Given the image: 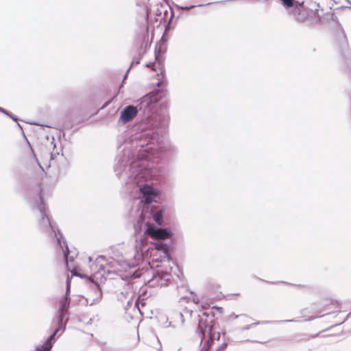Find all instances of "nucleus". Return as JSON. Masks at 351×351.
Segmentation results:
<instances>
[{
    "label": "nucleus",
    "instance_id": "nucleus-1",
    "mask_svg": "<svg viewBox=\"0 0 351 351\" xmlns=\"http://www.w3.org/2000/svg\"><path fill=\"white\" fill-rule=\"evenodd\" d=\"M165 95L163 87L156 88L141 97L136 106L128 105L120 112L119 123L125 124L142 112L143 118L137 126L138 131L131 136V147L125 143L115 158L114 170L120 180L126 179L122 174L134 169L162 180L168 176L167 160L174 154V147L160 141L162 126L165 116L158 114L156 108Z\"/></svg>",
    "mask_w": 351,
    "mask_h": 351
},
{
    "label": "nucleus",
    "instance_id": "nucleus-2",
    "mask_svg": "<svg viewBox=\"0 0 351 351\" xmlns=\"http://www.w3.org/2000/svg\"><path fill=\"white\" fill-rule=\"evenodd\" d=\"M134 169L128 174L123 172L126 179L121 180L124 191L132 200L131 211L138 213V223L145 224L144 234L150 237L153 261L156 262L169 261L173 249L171 230L163 227L165 223V208L156 204L160 199V191L156 184L165 182L167 176L162 180L152 176L151 173H141Z\"/></svg>",
    "mask_w": 351,
    "mask_h": 351
},
{
    "label": "nucleus",
    "instance_id": "nucleus-3",
    "mask_svg": "<svg viewBox=\"0 0 351 351\" xmlns=\"http://www.w3.org/2000/svg\"><path fill=\"white\" fill-rule=\"evenodd\" d=\"M27 201L32 210H37L40 212L39 219L40 228L50 237H55L58 245H60V239H64L63 234L58 228L56 223H53L46 213V206L42 193L41 186L36 183L32 191L27 195Z\"/></svg>",
    "mask_w": 351,
    "mask_h": 351
},
{
    "label": "nucleus",
    "instance_id": "nucleus-4",
    "mask_svg": "<svg viewBox=\"0 0 351 351\" xmlns=\"http://www.w3.org/2000/svg\"><path fill=\"white\" fill-rule=\"evenodd\" d=\"M198 326L196 333L202 336L200 345L204 341L201 351H209L215 341H219L221 337L220 332L215 331L216 323L214 319L215 314L210 310L198 315Z\"/></svg>",
    "mask_w": 351,
    "mask_h": 351
},
{
    "label": "nucleus",
    "instance_id": "nucleus-5",
    "mask_svg": "<svg viewBox=\"0 0 351 351\" xmlns=\"http://www.w3.org/2000/svg\"><path fill=\"white\" fill-rule=\"evenodd\" d=\"M97 275H99V276L87 277V279L90 281L89 287L95 294V296L93 297L92 302L90 304V305L98 303L101 300L103 296V292L98 280L99 279L100 283H101L104 280H106V278L103 276L102 274H97Z\"/></svg>",
    "mask_w": 351,
    "mask_h": 351
},
{
    "label": "nucleus",
    "instance_id": "nucleus-6",
    "mask_svg": "<svg viewBox=\"0 0 351 351\" xmlns=\"http://www.w3.org/2000/svg\"><path fill=\"white\" fill-rule=\"evenodd\" d=\"M62 249L63 256L65 261V265L69 271H70L73 276H77L73 273L72 270L73 266L71 263L74 262L75 257L77 256V252H76V249H74V251L70 250L68 243L65 238L60 239V245H59Z\"/></svg>",
    "mask_w": 351,
    "mask_h": 351
},
{
    "label": "nucleus",
    "instance_id": "nucleus-7",
    "mask_svg": "<svg viewBox=\"0 0 351 351\" xmlns=\"http://www.w3.org/2000/svg\"><path fill=\"white\" fill-rule=\"evenodd\" d=\"M169 321V325L166 327L171 326L173 328H179L182 327L184 323V319L181 312L175 311L171 313L167 318V322Z\"/></svg>",
    "mask_w": 351,
    "mask_h": 351
},
{
    "label": "nucleus",
    "instance_id": "nucleus-8",
    "mask_svg": "<svg viewBox=\"0 0 351 351\" xmlns=\"http://www.w3.org/2000/svg\"><path fill=\"white\" fill-rule=\"evenodd\" d=\"M322 21H326L327 23H329L330 21L334 22L336 25L337 28L340 31L341 34H342V36L345 42L347 43L348 41L345 31L341 24L339 21L338 17L335 15L334 12H328L324 14L322 16Z\"/></svg>",
    "mask_w": 351,
    "mask_h": 351
},
{
    "label": "nucleus",
    "instance_id": "nucleus-9",
    "mask_svg": "<svg viewBox=\"0 0 351 351\" xmlns=\"http://www.w3.org/2000/svg\"><path fill=\"white\" fill-rule=\"evenodd\" d=\"M313 11V9H302L300 10L298 8H293L291 10V13L294 15L295 20L298 23H304L308 17L310 16V12Z\"/></svg>",
    "mask_w": 351,
    "mask_h": 351
},
{
    "label": "nucleus",
    "instance_id": "nucleus-10",
    "mask_svg": "<svg viewBox=\"0 0 351 351\" xmlns=\"http://www.w3.org/2000/svg\"><path fill=\"white\" fill-rule=\"evenodd\" d=\"M56 341V335L53 333L47 339L40 348H38L36 351H51L54 343Z\"/></svg>",
    "mask_w": 351,
    "mask_h": 351
},
{
    "label": "nucleus",
    "instance_id": "nucleus-11",
    "mask_svg": "<svg viewBox=\"0 0 351 351\" xmlns=\"http://www.w3.org/2000/svg\"><path fill=\"white\" fill-rule=\"evenodd\" d=\"M68 313L58 310L57 324H65L66 326L69 319Z\"/></svg>",
    "mask_w": 351,
    "mask_h": 351
},
{
    "label": "nucleus",
    "instance_id": "nucleus-12",
    "mask_svg": "<svg viewBox=\"0 0 351 351\" xmlns=\"http://www.w3.org/2000/svg\"><path fill=\"white\" fill-rule=\"evenodd\" d=\"M71 298H62L60 300L58 310L69 313Z\"/></svg>",
    "mask_w": 351,
    "mask_h": 351
},
{
    "label": "nucleus",
    "instance_id": "nucleus-13",
    "mask_svg": "<svg viewBox=\"0 0 351 351\" xmlns=\"http://www.w3.org/2000/svg\"><path fill=\"white\" fill-rule=\"evenodd\" d=\"M324 332L323 330L317 333V334H315V335H306V334H301L299 336L296 337L295 340L297 341V342H300V341H308L309 339H314L317 337L319 336V335Z\"/></svg>",
    "mask_w": 351,
    "mask_h": 351
},
{
    "label": "nucleus",
    "instance_id": "nucleus-14",
    "mask_svg": "<svg viewBox=\"0 0 351 351\" xmlns=\"http://www.w3.org/2000/svg\"><path fill=\"white\" fill-rule=\"evenodd\" d=\"M295 322L294 319H288V320H280V321H258L256 322H254L250 324L251 328L255 327L258 324H278L280 322Z\"/></svg>",
    "mask_w": 351,
    "mask_h": 351
},
{
    "label": "nucleus",
    "instance_id": "nucleus-15",
    "mask_svg": "<svg viewBox=\"0 0 351 351\" xmlns=\"http://www.w3.org/2000/svg\"><path fill=\"white\" fill-rule=\"evenodd\" d=\"M162 282H161L158 285L164 286V285H168V284L171 281V275L167 271H162Z\"/></svg>",
    "mask_w": 351,
    "mask_h": 351
},
{
    "label": "nucleus",
    "instance_id": "nucleus-16",
    "mask_svg": "<svg viewBox=\"0 0 351 351\" xmlns=\"http://www.w3.org/2000/svg\"><path fill=\"white\" fill-rule=\"evenodd\" d=\"M141 58H142V54L139 53V54H138V57H136V58H133V60H132V62H131V64H130V67H129V68L128 69V70L126 71V73H125V75H124V78H123V80H125V77H126L127 75L128 74V73H129V71H130V69H131L134 65H137V64H138L140 63V61H141Z\"/></svg>",
    "mask_w": 351,
    "mask_h": 351
},
{
    "label": "nucleus",
    "instance_id": "nucleus-17",
    "mask_svg": "<svg viewBox=\"0 0 351 351\" xmlns=\"http://www.w3.org/2000/svg\"><path fill=\"white\" fill-rule=\"evenodd\" d=\"M156 282L157 283H160L162 282V271H157L154 274L153 278L149 280V282Z\"/></svg>",
    "mask_w": 351,
    "mask_h": 351
},
{
    "label": "nucleus",
    "instance_id": "nucleus-18",
    "mask_svg": "<svg viewBox=\"0 0 351 351\" xmlns=\"http://www.w3.org/2000/svg\"><path fill=\"white\" fill-rule=\"evenodd\" d=\"M70 292H71V280L69 277H67L66 282V291L64 295L62 298H70Z\"/></svg>",
    "mask_w": 351,
    "mask_h": 351
},
{
    "label": "nucleus",
    "instance_id": "nucleus-19",
    "mask_svg": "<svg viewBox=\"0 0 351 351\" xmlns=\"http://www.w3.org/2000/svg\"><path fill=\"white\" fill-rule=\"evenodd\" d=\"M59 155H60V152L58 151H56V152H53L50 154V162L49 165V167L55 165V162H56L55 160H56L57 156Z\"/></svg>",
    "mask_w": 351,
    "mask_h": 351
},
{
    "label": "nucleus",
    "instance_id": "nucleus-20",
    "mask_svg": "<svg viewBox=\"0 0 351 351\" xmlns=\"http://www.w3.org/2000/svg\"><path fill=\"white\" fill-rule=\"evenodd\" d=\"M142 272L138 269H135L128 274V276L132 279H136L141 277Z\"/></svg>",
    "mask_w": 351,
    "mask_h": 351
},
{
    "label": "nucleus",
    "instance_id": "nucleus-21",
    "mask_svg": "<svg viewBox=\"0 0 351 351\" xmlns=\"http://www.w3.org/2000/svg\"><path fill=\"white\" fill-rule=\"evenodd\" d=\"M290 8H298L299 10L302 9H309L308 8H306L304 6V2H299L298 1H294V5L293 7H291Z\"/></svg>",
    "mask_w": 351,
    "mask_h": 351
},
{
    "label": "nucleus",
    "instance_id": "nucleus-22",
    "mask_svg": "<svg viewBox=\"0 0 351 351\" xmlns=\"http://www.w3.org/2000/svg\"><path fill=\"white\" fill-rule=\"evenodd\" d=\"M315 10H313L312 12H310V14H313L315 16H317L319 21H322V16L319 14L318 9L317 8L319 7V3L315 2Z\"/></svg>",
    "mask_w": 351,
    "mask_h": 351
},
{
    "label": "nucleus",
    "instance_id": "nucleus-23",
    "mask_svg": "<svg viewBox=\"0 0 351 351\" xmlns=\"http://www.w3.org/2000/svg\"><path fill=\"white\" fill-rule=\"evenodd\" d=\"M282 5L285 8H291L294 5V0H279Z\"/></svg>",
    "mask_w": 351,
    "mask_h": 351
},
{
    "label": "nucleus",
    "instance_id": "nucleus-24",
    "mask_svg": "<svg viewBox=\"0 0 351 351\" xmlns=\"http://www.w3.org/2000/svg\"><path fill=\"white\" fill-rule=\"evenodd\" d=\"M17 125H18V127H19V128H21V130H22V127H21V125L19 123H17ZM22 132H23V136H24V137H25V140H26V141H27V145H28L29 147L30 148L31 152H32V155H33L34 158L36 160H37V158H36V154H35V153H34V152L33 149H32V147H31L30 143L28 141L27 138H26V136H25V134H24V132H23V131H22Z\"/></svg>",
    "mask_w": 351,
    "mask_h": 351
},
{
    "label": "nucleus",
    "instance_id": "nucleus-25",
    "mask_svg": "<svg viewBox=\"0 0 351 351\" xmlns=\"http://www.w3.org/2000/svg\"><path fill=\"white\" fill-rule=\"evenodd\" d=\"M65 329V324H57L56 328H55L52 333L53 334V335H56L59 331H64Z\"/></svg>",
    "mask_w": 351,
    "mask_h": 351
},
{
    "label": "nucleus",
    "instance_id": "nucleus-26",
    "mask_svg": "<svg viewBox=\"0 0 351 351\" xmlns=\"http://www.w3.org/2000/svg\"><path fill=\"white\" fill-rule=\"evenodd\" d=\"M269 283L271 284H285V285H291V286H294V287H303L302 285H296V284H292V283H289V282H285V281H278V282H269Z\"/></svg>",
    "mask_w": 351,
    "mask_h": 351
},
{
    "label": "nucleus",
    "instance_id": "nucleus-27",
    "mask_svg": "<svg viewBox=\"0 0 351 351\" xmlns=\"http://www.w3.org/2000/svg\"><path fill=\"white\" fill-rule=\"evenodd\" d=\"M351 316V311L346 315V318L344 319V320L340 323H338V324H335L332 326H331L330 327L328 328L326 330H323V331H326V330H328L330 328H332V327H335V326H339V325H341V324H343L346 320H347Z\"/></svg>",
    "mask_w": 351,
    "mask_h": 351
},
{
    "label": "nucleus",
    "instance_id": "nucleus-28",
    "mask_svg": "<svg viewBox=\"0 0 351 351\" xmlns=\"http://www.w3.org/2000/svg\"><path fill=\"white\" fill-rule=\"evenodd\" d=\"M4 112H5V113H3V114H5L6 116L9 117L13 121H18V118L16 116L13 115L11 112L8 111L7 110L4 109Z\"/></svg>",
    "mask_w": 351,
    "mask_h": 351
},
{
    "label": "nucleus",
    "instance_id": "nucleus-29",
    "mask_svg": "<svg viewBox=\"0 0 351 351\" xmlns=\"http://www.w3.org/2000/svg\"><path fill=\"white\" fill-rule=\"evenodd\" d=\"M227 344L226 343H223L221 346H219L217 351H223L226 348Z\"/></svg>",
    "mask_w": 351,
    "mask_h": 351
},
{
    "label": "nucleus",
    "instance_id": "nucleus-30",
    "mask_svg": "<svg viewBox=\"0 0 351 351\" xmlns=\"http://www.w3.org/2000/svg\"><path fill=\"white\" fill-rule=\"evenodd\" d=\"M250 328H252L250 324L246 325L245 326L241 328L240 331L243 332L244 330H250Z\"/></svg>",
    "mask_w": 351,
    "mask_h": 351
},
{
    "label": "nucleus",
    "instance_id": "nucleus-31",
    "mask_svg": "<svg viewBox=\"0 0 351 351\" xmlns=\"http://www.w3.org/2000/svg\"><path fill=\"white\" fill-rule=\"evenodd\" d=\"M213 309H216L219 313H222L223 308L220 306H214L212 308Z\"/></svg>",
    "mask_w": 351,
    "mask_h": 351
},
{
    "label": "nucleus",
    "instance_id": "nucleus-32",
    "mask_svg": "<svg viewBox=\"0 0 351 351\" xmlns=\"http://www.w3.org/2000/svg\"><path fill=\"white\" fill-rule=\"evenodd\" d=\"M158 52L160 53H163L165 52V49H162L161 47H159L158 49Z\"/></svg>",
    "mask_w": 351,
    "mask_h": 351
},
{
    "label": "nucleus",
    "instance_id": "nucleus-33",
    "mask_svg": "<svg viewBox=\"0 0 351 351\" xmlns=\"http://www.w3.org/2000/svg\"><path fill=\"white\" fill-rule=\"evenodd\" d=\"M344 8H350V9H351V6H350V7L341 6V7H339V8H337L336 10H340V9H344Z\"/></svg>",
    "mask_w": 351,
    "mask_h": 351
},
{
    "label": "nucleus",
    "instance_id": "nucleus-34",
    "mask_svg": "<svg viewBox=\"0 0 351 351\" xmlns=\"http://www.w3.org/2000/svg\"><path fill=\"white\" fill-rule=\"evenodd\" d=\"M92 322H93V319L92 318H90L88 319V321L87 322V324H92Z\"/></svg>",
    "mask_w": 351,
    "mask_h": 351
},
{
    "label": "nucleus",
    "instance_id": "nucleus-35",
    "mask_svg": "<svg viewBox=\"0 0 351 351\" xmlns=\"http://www.w3.org/2000/svg\"><path fill=\"white\" fill-rule=\"evenodd\" d=\"M193 302L196 304H197L199 302V300L198 299H196V298H193Z\"/></svg>",
    "mask_w": 351,
    "mask_h": 351
},
{
    "label": "nucleus",
    "instance_id": "nucleus-36",
    "mask_svg": "<svg viewBox=\"0 0 351 351\" xmlns=\"http://www.w3.org/2000/svg\"><path fill=\"white\" fill-rule=\"evenodd\" d=\"M0 112H1V113H5V112H4V108H3L0 107Z\"/></svg>",
    "mask_w": 351,
    "mask_h": 351
},
{
    "label": "nucleus",
    "instance_id": "nucleus-37",
    "mask_svg": "<svg viewBox=\"0 0 351 351\" xmlns=\"http://www.w3.org/2000/svg\"><path fill=\"white\" fill-rule=\"evenodd\" d=\"M351 6V1L350 0H345Z\"/></svg>",
    "mask_w": 351,
    "mask_h": 351
},
{
    "label": "nucleus",
    "instance_id": "nucleus-38",
    "mask_svg": "<svg viewBox=\"0 0 351 351\" xmlns=\"http://www.w3.org/2000/svg\"><path fill=\"white\" fill-rule=\"evenodd\" d=\"M155 53H156L155 58H156V59H157L158 58V55L156 54V49H155Z\"/></svg>",
    "mask_w": 351,
    "mask_h": 351
},
{
    "label": "nucleus",
    "instance_id": "nucleus-39",
    "mask_svg": "<svg viewBox=\"0 0 351 351\" xmlns=\"http://www.w3.org/2000/svg\"><path fill=\"white\" fill-rule=\"evenodd\" d=\"M61 158L63 160H66V158L63 157V154H61Z\"/></svg>",
    "mask_w": 351,
    "mask_h": 351
},
{
    "label": "nucleus",
    "instance_id": "nucleus-40",
    "mask_svg": "<svg viewBox=\"0 0 351 351\" xmlns=\"http://www.w3.org/2000/svg\"><path fill=\"white\" fill-rule=\"evenodd\" d=\"M317 347H318V346H317L316 347H315V348H317ZM313 349H314V348H310L308 350H313Z\"/></svg>",
    "mask_w": 351,
    "mask_h": 351
},
{
    "label": "nucleus",
    "instance_id": "nucleus-41",
    "mask_svg": "<svg viewBox=\"0 0 351 351\" xmlns=\"http://www.w3.org/2000/svg\"><path fill=\"white\" fill-rule=\"evenodd\" d=\"M88 259H89L90 262L92 261V258L91 257H89Z\"/></svg>",
    "mask_w": 351,
    "mask_h": 351
}]
</instances>
